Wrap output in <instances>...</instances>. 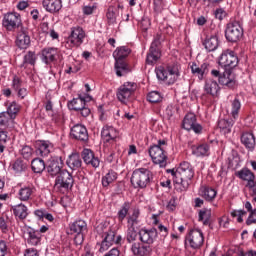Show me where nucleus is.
<instances>
[{"label":"nucleus","instance_id":"40","mask_svg":"<svg viewBox=\"0 0 256 256\" xmlns=\"http://www.w3.org/2000/svg\"><path fill=\"white\" fill-rule=\"evenodd\" d=\"M37 62V55H35V52L29 51L24 55L23 62L20 65L22 69H27L28 65L34 66Z\"/></svg>","mask_w":256,"mask_h":256},{"label":"nucleus","instance_id":"64","mask_svg":"<svg viewBox=\"0 0 256 256\" xmlns=\"http://www.w3.org/2000/svg\"><path fill=\"white\" fill-rule=\"evenodd\" d=\"M24 256H39V253L35 249H27Z\"/></svg>","mask_w":256,"mask_h":256},{"label":"nucleus","instance_id":"8","mask_svg":"<svg viewBox=\"0 0 256 256\" xmlns=\"http://www.w3.org/2000/svg\"><path fill=\"white\" fill-rule=\"evenodd\" d=\"M86 37L87 33H85V30L81 26L72 27L67 43L69 47H81Z\"/></svg>","mask_w":256,"mask_h":256},{"label":"nucleus","instance_id":"49","mask_svg":"<svg viewBox=\"0 0 256 256\" xmlns=\"http://www.w3.org/2000/svg\"><path fill=\"white\" fill-rule=\"evenodd\" d=\"M138 235L139 233L137 232V230H135V228H128L127 234H126L127 243H129L130 245H133V243H136Z\"/></svg>","mask_w":256,"mask_h":256},{"label":"nucleus","instance_id":"28","mask_svg":"<svg viewBox=\"0 0 256 256\" xmlns=\"http://www.w3.org/2000/svg\"><path fill=\"white\" fill-rule=\"evenodd\" d=\"M82 158L84 163H86V165H91L95 169H97V167H99L100 165L99 158L95 157V154H93V151L89 149H84L82 151Z\"/></svg>","mask_w":256,"mask_h":256},{"label":"nucleus","instance_id":"9","mask_svg":"<svg viewBox=\"0 0 256 256\" xmlns=\"http://www.w3.org/2000/svg\"><path fill=\"white\" fill-rule=\"evenodd\" d=\"M135 91H137V84L135 82H125L118 88L116 97L121 103H127Z\"/></svg>","mask_w":256,"mask_h":256},{"label":"nucleus","instance_id":"34","mask_svg":"<svg viewBox=\"0 0 256 256\" xmlns=\"http://www.w3.org/2000/svg\"><path fill=\"white\" fill-rule=\"evenodd\" d=\"M55 57H57V48H44L42 50V61L46 63V65L53 63Z\"/></svg>","mask_w":256,"mask_h":256},{"label":"nucleus","instance_id":"38","mask_svg":"<svg viewBox=\"0 0 256 256\" xmlns=\"http://www.w3.org/2000/svg\"><path fill=\"white\" fill-rule=\"evenodd\" d=\"M33 193H35V187L33 186L22 187L18 192L20 201H29V199H31V197L33 196Z\"/></svg>","mask_w":256,"mask_h":256},{"label":"nucleus","instance_id":"42","mask_svg":"<svg viewBox=\"0 0 256 256\" xmlns=\"http://www.w3.org/2000/svg\"><path fill=\"white\" fill-rule=\"evenodd\" d=\"M218 127L224 135H228L231 133V129H233V121L221 119L218 121Z\"/></svg>","mask_w":256,"mask_h":256},{"label":"nucleus","instance_id":"13","mask_svg":"<svg viewBox=\"0 0 256 256\" xmlns=\"http://www.w3.org/2000/svg\"><path fill=\"white\" fill-rule=\"evenodd\" d=\"M238 63L239 58H237L235 52L230 50L223 52L219 58V65L226 70L227 68L233 69L234 67H237Z\"/></svg>","mask_w":256,"mask_h":256},{"label":"nucleus","instance_id":"58","mask_svg":"<svg viewBox=\"0 0 256 256\" xmlns=\"http://www.w3.org/2000/svg\"><path fill=\"white\" fill-rule=\"evenodd\" d=\"M256 225V208L250 212L247 220L246 225Z\"/></svg>","mask_w":256,"mask_h":256},{"label":"nucleus","instance_id":"14","mask_svg":"<svg viewBox=\"0 0 256 256\" xmlns=\"http://www.w3.org/2000/svg\"><path fill=\"white\" fill-rule=\"evenodd\" d=\"M182 127L186 131H194V133H201L203 131V126L197 123V116L193 113L186 114L183 119Z\"/></svg>","mask_w":256,"mask_h":256},{"label":"nucleus","instance_id":"18","mask_svg":"<svg viewBox=\"0 0 256 256\" xmlns=\"http://www.w3.org/2000/svg\"><path fill=\"white\" fill-rule=\"evenodd\" d=\"M16 45L19 49H29V46L31 45V37L25 26L20 28L17 32Z\"/></svg>","mask_w":256,"mask_h":256},{"label":"nucleus","instance_id":"60","mask_svg":"<svg viewBox=\"0 0 256 256\" xmlns=\"http://www.w3.org/2000/svg\"><path fill=\"white\" fill-rule=\"evenodd\" d=\"M127 223H128V229H135V227L139 225V220L137 218H132L131 216H129Z\"/></svg>","mask_w":256,"mask_h":256},{"label":"nucleus","instance_id":"10","mask_svg":"<svg viewBox=\"0 0 256 256\" xmlns=\"http://www.w3.org/2000/svg\"><path fill=\"white\" fill-rule=\"evenodd\" d=\"M203 243H205V237L203 236V232L201 230L193 229L186 236V247L189 245L191 249H201Z\"/></svg>","mask_w":256,"mask_h":256},{"label":"nucleus","instance_id":"4","mask_svg":"<svg viewBox=\"0 0 256 256\" xmlns=\"http://www.w3.org/2000/svg\"><path fill=\"white\" fill-rule=\"evenodd\" d=\"M153 181V172L147 168H138L133 171L131 184L135 189H145Z\"/></svg>","mask_w":256,"mask_h":256},{"label":"nucleus","instance_id":"31","mask_svg":"<svg viewBox=\"0 0 256 256\" xmlns=\"http://www.w3.org/2000/svg\"><path fill=\"white\" fill-rule=\"evenodd\" d=\"M211 69V66L208 63H203L201 67H199L197 64L193 63L191 66V71L193 75H196L198 79H203L207 73H209V70Z\"/></svg>","mask_w":256,"mask_h":256},{"label":"nucleus","instance_id":"61","mask_svg":"<svg viewBox=\"0 0 256 256\" xmlns=\"http://www.w3.org/2000/svg\"><path fill=\"white\" fill-rule=\"evenodd\" d=\"M246 187L251 191L253 201L256 203V181H254L251 186H246Z\"/></svg>","mask_w":256,"mask_h":256},{"label":"nucleus","instance_id":"45","mask_svg":"<svg viewBox=\"0 0 256 256\" xmlns=\"http://www.w3.org/2000/svg\"><path fill=\"white\" fill-rule=\"evenodd\" d=\"M211 220V210L202 209L198 214V221H201L203 225H209V221Z\"/></svg>","mask_w":256,"mask_h":256},{"label":"nucleus","instance_id":"56","mask_svg":"<svg viewBox=\"0 0 256 256\" xmlns=\"http://www.w3.org/2000/svg\"><path fill=\"white\" fill-rule=\"evenodd\" d=\"M22 85H23V81L21 80V78L15 75L12 80V89H14V91H19Z\"/></svg>","mask_w":256,"mask_h":256},{"label":"nucleus","instance_id":"16","mask_svg":"<svg viewBox=\"0 0 256 256\" xmlns=\"http://www.w3.org/2000/svg\"><path fill=\"white\" fill-rule=\"evenodd\" d=\"M23 237L27 241L28 245H32L33 247H37V245L41 243V232L36 231L31 227H24Z\"/></svg>","mask_w":256,"mask_h":256},{"label":"nucleus","instance_id":"59","mask_svg":"<svg viewBox=\"0 0 256 256\" xmlns=\"http://www.w3.org/2000/svg\"><path fill=\"white\" fill-rule=\"evenodd\" d=\"M140 27L142 31H148L149 27H151V21L149 18H143L140 22Z\"/></svg>","mask_w":256,"mask_h":256},{"label":"nucleus","instance_id":"36","mask_svg":"<svg viewBox=\"0 0 256 256\" xmlns=\"http://www.w3.org/2000/svg\"><path fill=\"white\" fill-rule=\"evenodd\" d=\"M211 147L207 143L199 144L193 147V154L196 157H209Z\"/></svg>","mask_w":256,"mask_h":256},{"label":"nucleus","instance_id":"53","mask_svg":"<svg viewBox=\"0 0 256 256\" xmlns=\"http://www.w3.org/2000/svg\"><path fill=\"white\" fill-rule=\"evenodd\" d=\"M147 99L149 103H160L162 101L163 97H161V93L157 91H152L148 94Z\"/></svg>","mask_w":256,"mask_h":256},{"label":"nucleus","instance_id":"25","mask_svg":"<svg viewBox=\"0 0 256 256\" xmlns=\"http://www.w3.org/2000/svg\"><path fill=\"white\" fill-rule=\"evenodd\" d=\"M204 91L207 95H211V97H219V91H221V87H219V83L213 79H208L204 85Z\"/></svg>","mask_w":256,"mask_h":256},{"label":"nucleus","instance_id":"30","mask_svg":"<svg viewBox=\"0 0 256 256\" xmlns=\"http://www.w3.org/2000/svg\"><path fill=\"white\" fill-rule=\"evenodd\" d=\"M203 46L205 47L206 51H217V48L219 47V37L217 34L214 35H208L203 41Z\"/></svg>","mask_w":256,"mask_h":256},{"label":"nucleus","instance_id":"21","mask_svg":"<svg viewBox=\"0 0 256 256\" xmlns=\"http://www.w3.org/2000/svg\"><path fill=\"white\" fill-rule=\"evenodd\" d=\"M130 250L134 256H148L151 254V246L141 241L132 243Z\"/></svg>","mask_w":256,"mask_h":256},{"label":"nucleus","instance_id":"26","mask_svg":"<svg viewBox=\"0 0 256 256\" xmlns=\"http://www.w3.org/2000/svg\"><path fill=\"white\" fill-rule=\"evenodd\" d=\"M235 175L242 181L246 182L245 187L252 186L253 183L255 182V174L247 168L239 170L238 172L235 173Z\"/></svg>","mask_w":256,"mask_h":256},{"label":"nucleus","instance_id":"48","mask_svg":"<svg viewBox=\"0 0 256 256\" xmlns=\"http://www.w3.org/2000/svg\"><path fill=\"white\" fill-rule=\"evenodd\" d=\"M130 209H131V202H124L121 209L118 211L119 221L125 220V217H127V214L129 213Z\"/></svg>","mask_w":256,"mask_h":256},{"label":"nucleus","instance_id":"37","mask_svg":"<svg viewBox=\"0 0 256 256\" xmlns=\"http://www.w3.org/2000/svg\"><path fill=\"white\" fill-rule=\"evenodd\" d=\"M66 163L70 169L76 171V169H79V167H81V156L77 153H73L68 157Z\"/></svg>","mask_w":256,"mask_h":256},{"label":"nucleus","instance_id":"33","mask_svg":"<svg viewBox=\"0 0 256 256\" xmlns=\"http://www.w3.org/2000/svg\"><path fill=\"white\" fill-rule=\"evenodd\" d=\"M71 233L85 234L87 233V222L84 220H76L69 225Z\"/></svg>","mask_w":256,"mask_h":256},{"label":"nucleus","instance_id":"1","mask_svg":"<svg viewBox=\"0 0 256 256\" xmlns=\"http://www.w3.org/2000/svg\"><path fill=\"white\" fill-rule=\"evenodd\" d=\"M167 173H171L172 177H174L175 189L180 193L189 189V181H191L195 175L189 162H183L176 171L167 170Z\"/></svg>","mask_w":256,"mask_h":256},{"label":"nucleus","instance_id":"11","mask_svg":"<svg viewBox=\"0 0 256 256\" xmlns=\"http://www.w3.org/2000/svg\"><path fill=\"white\" fill-rule=\"evenodd\" d=\"M149 155L155 163V165H159V167H167V152H165V148H161L159 146H152L149 149Z\"/></svg>","mask_w":256,"mask_h":256},{"label":"nucleus","instance_id":"39","mask_svg":"<svg viewBox=\"0 0 256 256\" xmlns=\"http://www.w3.org/2000/svg\"><path fill=\"white\" fill-rule=\"evenodd\" d=\"M12 211L15 217H19L20 219H27V215H29V209L24 204L13 206Z\"/></svg>","mask_w":256,"mask_h":256},{"label":"nucleus","instance_id":"23","mask_svg":"<svg viewBox=\"0 0 256 256\" xmlns=\"http://www.w3.org/2000/svg\"><path fill=\"white\" fill-rule=\"evenodd\" d=\"M102 139L105 143H115L119 137V131L113 126H104L101 131Z\"/></svg>","mask_w":256,"mask_h":256},{"label":"nucleus","instance_id":"5","mask_svg":"<svg viewBox=\"0 0 256 256\" xmlns=\"http://www.w3.org/2000/svg\"><path fill=\"white\" fill-rule=\"evenodd\" d=\"M2 26L6 31H19L24 28L23 22L21 21V15L16 12H8L4 14L2 19Z\"/></svg>","mask_w":256,"mask_h":256},{"label":"nucleus","instance_id":"15","mask_svg":"<svg viewBox=\"0 0 256 256\" xmlns=\"http://www.w3.org/2000/svg\"><path fill=\"white\" fill-rule=\"evenodd\" d=\"M157 235H158L157 229L155 228H151V229L141 228L138 232L139 241H141L146 245H149V247H151V245L155 243V240L157 239Z\"/></svg>","mask_w":256,"mask_h":256},{"label":"nucleus","instance_id":"6","mask_svg":"<svg viewBox=\"0 0 256 256\" xmlns=\"http://www.w3.org/2000/svg\"><path fill=\"white\" fill-rule=\"evenodd\" d=\"M225 37L230 43H237L243 39V26L237 21L230 22L225 31Z\"/></svg>","mask_w":256,"mask_h":256},{"label":"nucleus","instance_id":"52","mask_svg":"<svg viewBox=\"0 0 256 256\" xmlns=\"http://www.w3.org/2000/svg\"><path fill=\"white\" fill-rule=\"evenodd\" d=\"M12 168L15 171V173H23V171H25V169H27V164H25V162H23V160L18 159L14 162Z\"/></svg>","mask_w":256,"mask_h":256},{"label":"nucleus","instance_id":"22","mask_svg":"<svg viewBox=\"0 0 256 256\" xmlns=\"http://www.w3.org/2000/svg\"><path fill=\"white\" fill-rule=\"evenodd\" d=\"M47 173L51 177H58L61 172H63V160L61 158H54L49 161L46 167Z\"/></svg>","mask_w":256,"mask_h":256},{"label":"nucleus","instance_id":"57","mask_svg":"<svg viewBox=\"0 0 256 256\" xmlns=\"http://www.w3.org/2000/svg\"><path fill=\"white\" fill-rule=\"evenodd\" d=\"M9 253V247L5 240H0V256H6Z\"/></svg>","mask_w":256,"mask_h":256},{"label":"nucleus","instance_id":"44","mask_svg":"<svg viewBox=\"0 0 256 256\" xmlns=\"http://www.w3.org/2000/svg\"><path fill=\"white\" fill-rule=\"evenodd\" d=\"M31 167L34 173H43L45 171V161L41 158H35L31 162Z\"/></svg>","mask_w":256,"mask_h":256},{"label":"nucleus","instance_id":"62","mask_svg":"<svg viewBox=\"0 0 256 256\" xmlns=\"http://www.w3.org/2000/svg\"><path fill=\"white\" fill-rule=\"evenodd\" d=\"M84 236L85 234H76V236L74 237V243L76 245H82L84 241Z\"/></svg>","mask_w":256,"mask_h":256},{"label":"nucleus","instance_id":"12","mask_svg":"<svg viewBox=\"0 0 256 256\" xmlns=\"http://www.w3.org/2000/svg\"><path fill=\"white\" fill-rule=\"evenodd\" d=\"M122 241L121 235L115 236V231L109 230L105 233V237L103 241L100 244V253H105V251L109 250V247H112V245H119Z\"/></svg>","mask_w":256,"mask_h":256},{"label":"nucleus","instance_id":"29","mask_svg":"<svg viewBox=\"0 0 256 256\" xmlns=\"http://www.w3.org/2000/svg\"><path fill=\"white\" fill-rule=\"evenodd\" d=\"M93 98L87 95L85 98L79 96L78 98H74L72 101L68 103L69 109L72 111H79L86 106L87 101H91Z\"/></svg>","mask_w":256,"mask_h":256},{"label":"nucleus","instance_id":"46","mask_svg":"<svg viewBox=\"0 0 256 256\" xmlns=\"http://www.w3.org/2000/svg\"><path fill=\"white\" fill-rule=\"evenodd\" d=\"M19 111H21V106L19 104H17V102H12L8 108L7 111L5 113H8L10 119H15V117H17V113H19Z\"/></svg>","mask_w":256,"mask_h":256},{"label":"nucleus","instance_id":"20","mask_svg":"<svg viewBox=\"0 0 256 256\" xmlns=\"http://www.w3.org/2000/svg\"><path fill=\"white\" fill-rule=\"evenodd\" d=\"M71 136L77 141H82L83 143L89 141V133L87 128L81 124H76L71 128Z\"/></svg>","mask_w":256,"mask_h":256},{"label":"nucleus","instance_id":"50","mask_svg":"<svg viewBox=\"0 0 256 256\" xmlns=\"http://www.w3.org/2000/svg\"><path fill=\"white\" fill-rule=\"evenodd\" d=\"M7 139H9V136L7 135V131L1 130L0 131V154L7 149Z\"/></svg>","mask_w":256,"mask_h":256},{"label":"nucleus","instance_id":"24","mask_svg":"<svg viewBox=\"0 0 256 256\" xmlns=\"http://www.w3.org/2000/svg\"><path fill=\"white\" fill-rule=\"evenodd\" d=\"M53 151V144L49 141L39 140L36 142V153L40 157H47Z\"/></svg>","mask_w":256,"mask_h":256},{"label":"nucleus","instance_id":"19","mask_svg":"<svg viewBox=\"0 0 256 256\" xmlns=\"http://www.w3.org/2000/svg\"><path fill=\"white\" fill-rule=\"evenodd\" d=\"M220 85L227 87L228 89H234L237 85V80L235 79V74L231 69H226L223 74L218 79Z\"/></svg>","mask_w":256,"mask_h":256},{"label":"nucleus","instance_id":"41","mask_svg":"<svg viewBox=\"0 0 256 256\" xmlns=\"http://www.w3.org/2000/svg\"><path fill=\"white\" fill-rule=\"evenodd\" d=\"M117 181V172L115 170H109L105 176L102 177V186L109 187L111 183H115Z\"/></svg>","mask_w":256,"mask_h":256},{"label":"nucleus","instance_id":"27","mask_svg":"<svg viewBox=\"0 0 256 256\" xmlns=\"http://www.w3.org/2000/svg\"><path fill=\"white\" fill-rule=\"evenodd\" d=\"M42 5L48 13H59L63 7L61 0H43Z\"/></svg>","mask_w":256,"mask_h":256},{"label":"nucleus","instance_id":"7","mask_svg":"<svg viewBox=\"0 0 256 256\" xmlns=\"http://www.w3.org/2000/svg\"><path fill=\"white\" fill-rule=\"evenodd\" d=\"M73 183H75L73 175L67 170H62L55 179V188L59 189V191H69V189L73 188Z\"/></svg>","mask_w":256,"mask_h":256},{"label":"nucleus","instance_id":"35","mask_svg":"<svg viewBox=\"0 0 256 256\" xmlns=\"http://www.w3.org/2000/svg\"><path fill=\"white\" fill-rule=\"evenodd\" d=\"M200 193L201 196L203 197V199H205V201H214L215 198L217 197V190L209 187V186H202L200 188Z\"/></svg>","mask_w":256,"mask_h":256},{"label":"nucleus","instance_id":"3","mask_svg":"<svg viewBox=\"0 0 256 256\" xmlns=\"http://www.w3.org/2000/svg\"><path fill=\"white\" fill-rule=\"evenodd\" d=\"M131 53V49H129L127 46H121L118 47L113 52V57L115 58V69H116V75L117 77H123V75H127L131 69L129 68V65L123 61L125 57H129V54Z\"/></svg>","mask_w":256,"mask_h":256},{"label":"nucleus","instance_id":"51","mask_svg":"<svg viewBox=\"0 0 256 256\" xmlns=\"http://www.w3.org/2000/svg\"><path fill=\"white\" fill-rule=\"evenodd\" d=\"M106 17L110 25L115 24L117 22V10H115L113 7L108 8Z\"/></svg>","mask_w":256,"mask_h":256},{"label":"nucleus","instance_id":"43","mask_svg":"<svg viewBox=\"0 0 256 256\" xmlns=\"http://www.w3.org/2000/svg\"><path fill=\"white\" fill-rule=\"evenodd\" d=\"M12 118L9 116V113L1 112L0 113V131H6L11 125Z\"/></svg>","mask_w":256,"mask_h":256},{"label":"nucleus","instance_id":"32","mask_svg":"<svg viewBox=\"0 0 256 256\" xmlns=\"http://www.w3.org/2000/svg\"><path fill=\"white\" fill-rule=\"evenodd\" d=\"M241 143L248 151H253L255 149V135L251 132H244L241 136Z\"/></svg>","mask_w":256,"mask_h":256},{"label":"nucleus","instance_id":"2","mask_svg":"<svg viewBox=\"0 0 256 256\" xmlns=\"http://www.w3.org/2000/svg\"><path fill=\"white\" fill-rule=\"evenodd\" d=\"M181 65L179 63L168 64L166 67L159 66L156 75L159 81H164L167 85H173L181 75Z\"/></svg>","mask_w":256,"mask_h":256},{"label":"nucleus","instance_id":"17","mask_svg":"<svg viewBox=\"0 0 256 256\" xmlns=\"http://www.w3.org/2000/svg\"><path fill=\"white\" fill-rule=\"evenodd\" d=\"M159 45H161V41H159V38H155L146 57V63L148 65H154V63L159 61V58L161 57V52L159 51V48H157Z\"/></svg>","mask_w":256,"mask_h":256},{"label":"nucleus","instance_id":"63","mask_svg":"<svg viewBox=\"0 0 256 256\" xmlns=\"http://www.w3.org/2000/svg\"><path fill=\"white\" fill-rule=\"evenodd\" d=\"M28 94L27 88H20L17 90V95L20 99H25L26 95Z\"/></svg>","mask_w":256,"mask_h":256},{"label":"nucleus","instance_id":"47","mask_svg":"<svg viewBox=\"0 0 256 256\" xmlns=\"http://www.w3.org/2000/svg\"><path fill=\"white\" fill-rule=\"evenodd\" d=\"M239 111H241V101L235 98L231 102V115L233 119H237L239 117Z\"/></svg>","mask_w":256,"mask_h":256},{"label":"nucleus","instance_id":"54","mask_svg":"<svg viewBox=\"0 0 256 256\" xmlns=\"http://www.w3.org/2000/svg\"><path fill=\"white\" fill-rule=\"evenodd\" d=\"M20 153L23 159L29 160L31 157H33V148H31V146H23Z\"/></svg>","mask_w":256,"mask_h":256},{"label":"nucleus","instance_id":"55","mask_svg":"<svg viewBox=\"0 0 256 256\" xmlns=\"http://www.w3.org/2000/svg\"><path fill=\"white\" fill-rule=\"evenodd\" d=\"M247 216V211L245 210H233L231 212V217H237L238 223H243V217Z\"/></svg>","mask_w":256,"mask_h":256}]
</instances>
